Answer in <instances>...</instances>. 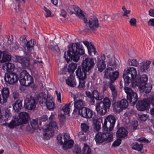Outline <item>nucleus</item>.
<instances>
[{
	"label": "nucleus",
	"mask_w": 154,
	"mask_h": 154,
	"mask_svg": "<svg viewBox=\"0 0 154 154\" xmlns=\"http://www.w3.org/2000/svg\"><path fill=\"white\" fill-rule=\"evenodd\" d=\"M94 65L95 63L93 58L86 57L83 61L82 66H79L77 68L76 73L79 81L78 88L80 89H83L85 87L86 73L93 69Z\"/></svg>",
	"instance_id": "f257e3e1"
},
{
	"label": "nucleus",
	"mask_w": 154,
	"mask_h": 154,
	"mask_svg": "<svg viewBox=\"0 0 154 154\" xmlns=\"http://www.w3.org/2000/svg\"><path fill=\"white\" fill-rule=\"evenodd\" d=\"M68 49L67 59H71L75 62H77L79 60V55H82L85 53L83 47L80 43L77 42L71 44L68 46Z\"/></svg>",
	"instance_id": "f03ea898"
},
{
	"label": "nucleus",
	"mask_w": 154,
	"mask_h": 154,
	"mask_svg": "<svg viewBox=\"0 0 154 154\" xmlns=\"http://www.w3.org/2000/svg\"><path fill=\"white\" fill-rule=\"evenodd\" d=\"M137 75V72L134 67H128L125 70L123 74L125 85L128 86L131 82L135 80Z\"/></svg>",
	"instance_id": "7ed1b4c3"
},
{
	"label": "nucleus",
	"mask_w": 154,
	"mask_h": 154,
	"mask_svg": "<svg viewBox=\"0 0 154 154\" xmlns=\"http://www.w3.org/2000/svg\"><path fill=\"white\" fill-rule=\"evenodd\" d=\"M111 105V100L108 97H105L103 101L97 103L96 109L97 112L101 115H105L107 109H109Z\"/></svg>",
	"instance_id": "20e7f679"
},
{
	"label": "nucleus",
	"mask_w": 154,
	"mask_h": 154,
	"mask_svg": "<svg viewBox=\"0 0 154 154\" xmlns=\"http://www.w3.org/2000/svg\"><path fill=\"white\" fill-rule=\"evenodd\" d=\"M113 135L112 132H98L94 138L97 143H101L105 141L110 142L113 140Z\"/></svg>",
	"instance_id": "39448f33"
},
{
	"label": "nucleus",
	"mask_w": 154,
	"mask_h": 154,
	"mask_svg": "<svg viewBox=\"0 0 154 154\" xmlns=\"http://www.w3.org/2000/svg\"><path fill=\"white\" fill-rule=\"evenodd\" d=\"M62 139V135L59 134L57 136V139L58 143L60 145L63 144V148L64 150H67L71 148L73 146L74 142L70 140V137L66 133L64 134Z\"/></svg>",
	"instance_id": "423d86ee"
},
{
	"label": "nucleus",
	"mask_w": 154,
	"mask_h": 154,
	"mask_svg": "<svg viewBox=\"0 0 154 154\" xmlns=\"http://www.w3.org/2000/svg\"><path fill=\"white\" fill-rule=\"evenodd\" d=\"M148 79V77L146 75H142L131 82V86L133 88H135L136 86H138L139 91H143L145 88V85H146Z\"/></svg>",
	"instance_id": "0eeeda50"
},
{
	"label": "nucleus",
	"mask_w": 154,
	"mask_h": 154,
	"mask_svg": "<svg viewBox=\"0 0 154 154\" xmlns=\"http://www.w3.org/2000/svg\"><path fill=\"white\" fill-rule=\"evenodd\" d=\"M116 121L114 116L110 115L106 117L104 120L103 128L104 131H109L113 129Z\"/></svg>",
	"instance_id": "6e6552de"
},
{
	"label": "nucleus",
	"mask_w": 154,
	"mask_h": 154,
	"mask_svg": "<svg viewBox=\"0 0 154 154\" xmlns=\"http://www.w3.org/2000/svg\"><path fill=\"white\" fill-rule=\"evenodd\" d=\"M41 95L42 99L39 101V103L41 106H46L47 108L50 110L53 109L55 104L51 97L48 96L46 94H43V91L41 92Z\"/></svg>",
	"instance_id": "1a4fd4ad"
},
{
	"label": "nucleus",
	"mask_w": 154,
	"mask_h": 154,
	"mask_svg": "<svg viewBox=\"0 0 154 154\" xmlns=\"http://www.w3.org/2000/svg\"><path fill=\"white\" fill-rule=\"evenodd\" d=\"M33 79L25 70L20 72V82L21 85L28 86L33 82Z\"/></svg>",
	"instance_id": "9d476101"
},
{
	"label": "nucleus",
	"mask_w": 154,
	"mask_h": 154,
	"mask_svg": "<svg viewBox=\"0 0 154 154\" xmlns=\"http://www.w3.org/2000/svg\"><path fill=\"white\" fill-rule=\"evenodd\" d=\"M124 90L127 95V100L132 105H134L138 100V97L137 93L131 88L128 87H125Z\"/></svg>",
	"instance_id": "9b49d317"
},
{
	"label": "nucleus",
	"mask_w": 154,
	"mask_h": 154,
	"mask_svg": "<svg viewBox=\"0 0 154 154\" xmlns=\"http://www.w3.org/2000/svg\"><path fill=\"white\" fill-rule=\"evenodd\" d=\"M67 10L71 15L74 13L79 18L83 19L84 23L87 22V19L85 17V13L78 7L73 6L69 7Z\"/></svg>",
	"instance_id": "f8f14e48"
},
{
	"label": "nucleus",
	"mask_w": 154,
	"mask_h": 154,
	"mask_svg": "<svg viewBox=\"0 0 154 154\" xmlns=\"http://www.w3.org/2000/svg\"><path fill=\"white\" fill-rule=\"evenodd\" d=\"M57 129L58 127L56 122L54 120H51L49 124L47 125L44 135L47 137L48 138H49L53 135L54 130Z\"/></svg>",
	"instance_id": "ddd939ff"
},
{
	"label": "nucleus",
	"mask_w": 154,
	"mask_h": 154,
	"mask_svg": "<svg viewBox=\"0 0 154 154\" xmlns=\"http://www.w3.org/2000/svg\"><path fill=\"white\" fill-rule=\"evenodd\" d=\"M104 77L110 79L109 81H115L118 78L119 73L117 71H113V69L110 67L106 68L104 71Z\"/></svg>",
	"instance_id": "4468645a"
},
{
	"label": "nucleus",
	"mask_w": 154,
	"mask_h": 154,
	"mask_svg": "<svg viewBox=\"0 0 154 154\" xmlns=\"http://www.w3.org/2000/svg\"><path fill=\"white\" fill-rule=\"evenodd\" d=\"M87 21L88 20H87ZM86 23V26L88 28H85V32H88V30H94L99 27V24L98 19L96 18L92 17L89 19L88 22L85 23Z\"/></svg>",
	"instance_id": "2eb2a0df"
},
{
	"label": "nucleus",
	"mask_w": 154,
	"mask_h": 154,
	"mask_svg": "<svg viewBox=\"0 0 154 154\" xmlns=\"http://www.w3.org/2000/svg\"><path fill=\"white\" fill-rule=\"evenodd\" d=\"M36 103L35 100L33 97L28 96L24 100V107L27 109L33 110L35 108Z\"/></svg>",
	"instance_id": "dca6fc26"
},
{
	"label": "nucleus",
	"mask_w": 154,
	"mask_h": 154,
	"mask_svg": "<svg viewBox=\"0 0 154 154\" xmlns=\"http://www.w3.org/2000/svg\"><path fill=\"white\" fill-rule=\"evenodd\" d=\"M106 59L105 55L102 54L100 56L97 57V66L98 71L102 72L106 68V64L105 63V60Z\"/></svg>",
	"instance_id": "f3484780"
},
{
	"label": "nucleus",
	"mask_w": 154,
	"mask_h": 154,
	"mask_svg": "<svg viewBox=\"0 0 154 154\" xmlns=\"http://www.w3.org/2000/svg\"><path fill=\"white\" fill-rule=\"evenodd\" d=\"M5 79L9 84H13L17 82L18 78L15 73L13 72H8L5 74Z\"/></svg>",
	"instance_id": "a211bd4d"
},
{
	"label": "nucleus",
	"mask_w": 154,
	"mask_h": 154,
	"mask_svg": "<svg viewBox=\"0 0 154 154\" xmlns=\"http://www.w3.org/2000/svg\"><path fill=\"white\" fill-rule=\"evenodd\" d=\"M86 105L85 102L83 100L79 99L75 101L74 106L75 109L73 111V113H76L78 112H80L82 109Z\"/></svg>",
	"instance_id": "6ab92c4d"
},
{
	"label": "nucleus",
	"mask_w": 154,
	"mask_h": 154,
	"mask_svg": "<svg viewBox=\"0 0 154 154\" xmlns=\"http://www.w3.org/2000/svg\"><path fill=\"white\" fill-rule=\"evenodd\" d=\"M78 112L82 117L86 119L91 118L93 115V111L86 107L82 108L80 112Z\"/></svg>",
	"instance_id": "aec40b11"
},
{
	"label": "nucleus",
	"mask_w": 154,
	"mask_h": 154,
	"mask_svg": "<svg viewBox=\"0 0 154 154\" xmlns=\"http://www.w3.org/2000/svg\"><path fill=\"white\" fill-rule=\"evenodd\" d=\"M92 97L91 99V105H94L95 103V99L97 100H100L103 98V96L96 89L92 91Z\"/></svg>",
	"instance_id": "412c9836"
},
{
	"label": "nucleus",
	"mask_w": 154,
	"mask_h": 154,
	"mask_svg": "<svg viewBox=\"0 0 154 154\" xmlns=\"http://www.w3.org/2000/svg\"><path fill=\"white\" fill-rule=\"evenodd\" d=\"M149 107V104L146 101V99L143 101H140L138 102L136 105V107L138 110L140 111H144L147 110Z\"/></svg>",
	"instance_id": "4be33fe9"
},
{
	"label": "nucleus",
	"mask_w": 154,
	"mask_h": 154,
	"mask_svg": "<svg viewBox=\"0 0 154 154\" xmlns=\"http://www.w3.org/2000/svg\"><path fill=\"white\" fill-rule=\"evenodd\" d=\"M81 127L82 131L78 134L79 137L81 139L85 140L86 139V137L85 136H82L84 134V132L87 133L89 130V127L88 125L85 123H82L81 124Z\"/></svg>",
	"instance_id": "5701e85b"
},
{
	"label": "nucleus",
	"mask_w": 154,
	"mask_h": 154,
	"mask_svg": "<svg viewBox=\"0 0 154 154\" xmlns=\"http://www.w3.org/2000/svg\"><path fill=\"white\" fill-rule=\"evenodd\" d=\"M17 61L21 63L22 66L25 68H28L30 66L29 60L26 57L23 56L16 57Z\"/></svg>",
	"instance_id": "b1692460"
},
{
	"label": "nucleus",
	"mask_w": 154,
	"mask_h": 154,
	"mask_svg": "<svg viewBox=\"0 0 154 154\" xmlns=\"http://www.w3.org/2000/svg\"><path fill=\"white\" fill-rule=\"evenodd\" d=\"M19 118L17 119L18 122L20 124H26L29 118V114L26 112H21L19 114Z\"/></svg>",
	"instance_id": "393cba45"
},
{
	"label": "nucleus",
	"mask_w": 154,
	"mask_h": 154,
	"mask_svg": "<svg viewBox=\"0 0 154 154\" xmlns=\"http://www.w3.org/2000/svg\"><path fill=\"white\" fill-rule=\"evenodd\" d=\"M151 63V61L146 60L142 61L140 63L139 68V70L143 72H146L148 71Z\"/></svg>",
	"instance_id": "a878e982"
},
{
	"label": "nucleus",
	"mask_w": 154,
	"mask_h": 154,
	"mask_svg": "<svg viewBox=\"0 0 154 154\" xmlns=\"http://www.w3.org/2000/svg\"><path fill=\"white\" fill-rule=\"evenodd\" d=\"M128 134V131L124 128H119L116 132V136L120 139L127 137Z\"/></svg>",
	"instance_id": "bb28decb"
},
{
	"label": "nucleus",
	"mask_w": 154,
	"mask_h": 154,
	"mask_svg": "<svg viewBox=\"0 0 154 154\" xmlns=\"http://www.w3.org/2000/svg\"><path fill=\"white\" fill-rule=\"evenodd\" d=\"M66 82L67 85L71 87H75L76 84L75 77L72 75H70L68 79L66 80Z\"/></svg>",
	"instance_id": "cd10ccee"
},
{
	"label": "nucleus",
	"mask_w": 154,
	"mask_h": 154,
	"mask_svg": "<svg viewBox=\"0 0 154 154\" xmlns=\"http://www.w3.org/2000/svg\"><path fill=\"white\" fill-rule=\"evenodd\" d=\"M14 65L11 63H5L2 66V68L4 70H6L7 73L11 72L13 71L14 68Z\"/></svg>",
	"instance_id": "c85d7f7f"
},
{
	"label": "nucleus",
	"mask_w": 154,
	"mask_h": 154,
	"mask_svg": "<svg viewBox=\"0 0 154 154\" xmlns=\"http://www.w3.org/2000/svg\"><path fill=\"white\" fill-rule=\"evenodd\" d=\"M22 101L21 100H17L12 105L13 108L15 112H18L20 111L22 108Z\"/></svg>",
	"instance_id": "c756f323"
},
{
	"label": "nucleus",
	"mask_w": 154,
	"mask_h": 154,
	"mask_svg": "<svg viewBox=\"0 0 154 154\" xmlns=\"http://www.w3.org/2000/svg\"><path fill=\"white\" fill-rule=\"evenodd\" d=\"M2 56L0 60L1 63H3L7 61H9L11 59V56L9 54L8 52L6 51L2 52Z\"/></svg>",
	"instance_id": "7c9ffc66"
},
{
	"label": "nucleus",
	"mask_w": 154,
	"mask_h": 154,
	"mask_svg": "<svg viewBox=\"0 0 154 154\" xmlns=\"http://www.w3.org/2000/svg\"><path fill=\"white\" fill-rule=\"evenodd\" d=\"M132 111L131 110L126 111L124 114L123 121L126 124H128L130 121V119L132 115Z\"/></svg>",
	"instance_id": "2f4dec72"
},
{
	"label": "nucleus",
	"mask_w": 154,
	"mask_h": 154,
	"mask_svg": "<svg viewBox=\"0 0 154 154\" xmlns=\"http://www.w3.org/2000/svg\"><path fill=\"white\" fill-rule=\"evenodd\" d=\"M131 146L133 149L138 151H140L141 152H141L143 148V145L142 144L138 143L137 142H135L131 144Z\"/></svg>",
	"instance_id": "473e14b6"
},
{
	"label": "nucleus",
	"mask_w": 154,
	"mask_h": 154,
	"mask_svg": "<svg viewBox=\"0 0 154 154\" xmlns=\"http://www.w3.org/2000/svg\"><path fill=\"white\" fill-rule=\"evenodd\" d=\"M34 41H32V40H30L29 41H27L25 45V47L27 48V51L30 52V53H31L32 52L33 50V47L34 46Z\"/></svg>",
	"instance_id": "72a5a7b5"
},
{
	"label": "nucleus",
	"mask_w": 154,
	"mask_h": 154,
	"mask_svg": "<svg viewBox=\"0 0 154 154\" xmlns=\"http://www.w3.org/2000/svg\"><path fill=\"white\" fill-rule=\"evenodd\" d=\"M20 125V123L18 122V120L16 121L12 120L9 123H5L3 124V125L8 126L10 128H13L14 127Z\"/></svg>",
	"instance_id": "f704fd0d"
},
{
	"label": "nucleus",
	"mask_w": 154,
	"mask_h": 154,
	"mask_svg": "<svg viewBox=\"0 0 154 154\" xmlns=\"http://www.w3.org/2000/svg\"><path fill=\"white\" fill-rule=\"evenodd\" d=\"M77 67V64L72 63L69 64L68 67V71L71 73L73 74Z\"/></svg>",
	"instance_id": "c9c22d12"
},
{
	"label": "nucleus",
	"mask_w": 154,
	"mask_h": 154,
	"mask_svg": "<svg viewBox=\"0 0 154 154\" xmlns=\"http://www.w3.org/2000/svg\"><path fill=\"white\" fill-rule=\"evenodd\" d=\"M72 103V102L71 101L69 103L66 104L62 108L64 113L65 114H68L70 111V106Z\"/></svg>",
	"instance_id": "e433bc0d"
},
{
	"label": "nucleus",
	"mask_w": 154,
	"mask_h": 154,
	"mask_svg": "<svg viewBox=\"0 0 154 154\" xmlns=\"http://www.w3.org/2000/svg\"><path fill=\"white\" fill-rule=\"evenodd\" d=\"M106 62L107 64L110 66H112L114 67L116 66V63L115 59L111 58L110 55H108L107 56Z\"/></svg>",
	"instance_id": "4c0bfd02"
},
{
	"label": "nucleus",
	"mask_w": 154,
	"mask_h": 154,
	"mask_svg": "<svg viewBox=\"0 0 154 154\" xmlns=\"http://www.w3.org/2000/svg\"><path fill=\"white\" fill-rule=\"evenodd\" d=\"M1 93L2 95L7 99L9 95L8 88L6 87L3 88L1 90Z\"/></svg>",
	"instance_id": "58836bf2"
},
{
	"label": "nucleus",
	"mask_w": 154,
	"mask_h": 154,
	"mask_svg": "<svg viewBox=\"0 0 154 154\" xmlns=\"http://www.w3.org/2000/svg\"><path fill=\"white\" fill-rule=\"evenodd\" d=\"M120 106L118 101L115 103L113 107L114 111L116 112H120L123 109Z\"/></svg>",
	"instance_id": "ea45409f"
},
{
	"label": "nucleus",
	"mask_w": 154,
	"mask_h": 154,
	"mask_svg": "<svg viewBox=\"0 0 154 154\" xmlns=\"http://www.w3.org/2000/svg\"><path fill=\"white\" fill-rule=\"evenodd\" d=\"M120 106L123 109H126L128 105V102L127 100L125 99H122L120 101H118Z\"/></svg>",
	"instance_id": "a19ab883"
},
{
	"label": "nucleus",
	"mask_w": 154,
	"mask_h": 154,
	"mask_svg": "<svg viewBox=\"0 0 154 154\" xmlns=\"http://www.w3.org/2000/svg\"><path fill=\"white\" fill-rule=\"evenodd\" d=\"M91 150L89 146L85 144L83 149V154H90Z\"/></svg>",
	"instance_id": "79ce46f5"
},
{
	"label": "nucleus",
	"mask_w": 154,
	"mask_h": 154,
	"mask_svg": "<svg viewBox=\"0 0 154 154\" xmlns=\"http://www.w3.org/2000/svg\"><path fill=\"white\" fill-rule=\"evenodd\" d=\"M109 87V82L106 81H103L102 86V91L103 93L106 91L107 90Z\"/></svg>",
	"instance_id": "37998d69"
},
{
	"label": "nucleus",
	"mask_w": 154,
	"mask_h": 154,
	"mask_svg": "<svg viewBox=\"0 0 154 154\" xmlns=\"http://www.w3.org/2000/svg\"><path fill=\"white\" fill-rule=\"evenodd\" d=\"M128 63L130 66H137L138 65L137 60L136 59L129 60Z\"/></svg>",
	"instance_id": "c03bdc74"
},
{
	"label": "nucleus",
	"mask_w": 154,
	"mask_h": 154,
	"mask_svg": "<svg viewBox=\"0 0 154 154\" xmlns=\"http://www.w3.org/2000/svg\"><path fill=\"white\" fill-rule=\"evenodd\" d=\"M89 54L90 55H92V54L95 55L97 53L96 51L94 45L91 46V47L88 49Z\"/></svg>",
	"instance_id": "a18cd8bd"
},
{
	"label": "nucleus",
	"mask_w": 154,
	"mask_h": 154,
	"mask_svg": "<svg viewBox=\"0 0 154 154\" xmlns=\"http://www.w3.org/2000/svg\"><path fill=\"white\" fill-rule=\"evenodd\" d=\"M20 43L23 47H25V45L27 41L26 37L24 36H21L20 37Z\"/></svg>",
	"instance_id": "49530a36"
},
{
	"label": "nucleus",
	"mask_w": 154,
	"mask_h": 154,
	"mask_svg": "<svg viewBox=\"0 0 154 154\" xmlns=\"http://www.w3.org/2000/svg\"><path fill=\"white\" fill-rule=\"evenodd\" d=\"M130 125L133 129H136L138 125V122L136 120L132 121L130 123Z\"/></svg>",
	"instance_id": "de8ad7c7"
},
{
	"label": "nucleus",
	"mask_w": 154,
	"mask_h": 154,
	"mask_svg": "<svg viewBox=\"0 0 154 154\" xmlns=\"http://www.w3.org/2000/svg\"><path fill=\"white\" fill-rule=\"evenodd\" d=\"M129 23L131 26L136 27L137 26V20L136 19L134 18H131L129 21Z\"/></svg>",
	"instance_id": "09e8293b"
},
{
	"label": "nucleus",
	"mask_w": 154,
	"mask_h": 154,
	"mask_svg": "<svg viewBox=\"0 0 154 154\" xmlns=\"http://www.w3.org/2000/svg\"><path fill=\"white\" fill-rule=\"evenodd\" d=\"M114 82H109V87L111 91L116 90V86L112 84Z\"/></svg>",
	"instance_id": "8fccbe9b"
},
{
	"label": "nucleus",
	"mask_w": 154,
	"mask_h": 154,
	"mask_svg": "<svg viewBox=\"0 0 154 154\" xmlns=\"http://www.w3.org/2000/svg\"><path fill=\"white\" fill-rule=\"evenodd\" d=\"M11 116V114L9 112H6L5 113L4 115V120L5 121H7L8 120L10 119Z\"/></svg>",
	"instance_id": "3c124183"
},
{
	"label": "nucleus",
	"mask_w": 154,
	"mask_h": 154,
	"mask_svg": "<svg viewBox=\"0 0 154 154\" xmlns=\"http://www.w3.org/2000/svg\"><path fill=\"white\" fill-rule=\"evenodd\" d=\"M81 152V148L79 146H75L73 150V152L76 154H79Z\"/></svg>",
	"instance_id": "603ef678"
},
{
	"label": "nucleus",
	"mask_w": 154,
	"mask_h": 154,
	"mask_svg": "<svg viewBox=\"0 0 154 154\" xmlns=\"http://www.w3.org/2000/svg\"><path fill=\"white\" fill-rule=\"evenodd\" d=\"M146 101L149 103V106L150 104H151L153 106H154V96L147 98L146 99Z\"/></svg>",
	"instance_id": "864d4df0"
},
{
	"label": "nucleus",
	"mask_w": 154,
	"mask_h": 154,
	"mask_svg": "<svg viewBox=\"0 0 154 154\" xmlns=\"http://www.w3.org/2000/svg\"><path fill=\"white\" fill-rule=\"evenodd\" d=\"M44 10L46 13V15H45V17H52V16L51 15V11L48 9L44 6Z\"/></svg>",
	"instance_id": "5fc2aeb1"
},
{
	"label": "nucleus",
	"mask_w": 154,
	"mask_h": 154,
	"mask_svg": "<svg viewBox=\"0 0 154 154\" xmlns=\"http://www.w3.org/2000/svg\"><path fill=\"white\" fill-rule=\"evenodd\" d=\"M31 125L33 128L35 129L37 126V121L35 120H32L30 122Z\"/></svg>",
	"instance_id": "6e6d98bb"
},
{
	"label": "nucleus",
	"mask_w": 154,
	"mask_h": 154,
	"mask_svg": "<svg viewBox=\"0 0 154 154\" xmlns=\"http://www.w3.org/2000/svg\"><path fill=\"white\" fill-rule=\"evenodd\" d=\"M92 93H91L88 91H85V95L89 99V101L91 104V99L92 97Z\"/></svg>",
	"instance_id": "4d7b16f0"
},
{
	"label": "nucleus",
	"mask_w": 154,
	"mask_h": 154,
	"mask_svg": "<svg viewBox=\"0 0 154 154\" xmlns=\"http://www.w3.org/2000/svg\"><path fill=\"white\" fill-rule=\"evenodd\" d=\"M121 142V140L120 138H119L114 142L112 146H118L120 144Z\"/></svg>",
	"instance_id": "13d9d810"
},
{
	"label": "nucleus",
	"mask_w": 154,
	"mask_h": 154,
	"mask_svg": "<svg viewBox=\"0 0 154 154\" xmlns=\"http://www.w3.org/2000/svg\"><path fill=\"white\" fill-rule=\"evenodd\" d=\"M101 123L97 121L94 125V128L97 131L99 130L100 129Z\"/></svg>",
	"instance_id": "bf43d9fd"
},
{
	"label": "nucleus",
	"mask_w": 154,
	"mask_h": 154,
	"mask_svg": "<svg viewBox=\"0 0 154 154\" xmlns=\"http://www.w3.org/2000/svg\"><path fill=\"white\" fill-rule=\"evenodd\" d=\"M59 118L60 121L61 123H63L66 120V119L65 116L63 115H61L59 116Z\"/></svg>",
	"instance_id": "052dcab7"
},
{
	"label": "nucleus",
	"mask_w": 154,
	"mask_h": 154,
	"mask_svg": "<svg viewBox=\"0 0 154 154\" xmlns=\"http://www.w3.org/2000/svg\"><path fill=\"white\" fill-rule=\"evenodd\" d=\"M147 23L149 26H154V18L150 19L147 22Z\"/></svg>",
	"instance_id": "680f3d73"
},
{
	"label": "nucleus",
	"mask_w": 154,
	"mask_h": 154,
	"mask_svg": "<svg viewBox=\"0 0 154 154\" xmlns=\"http://www.w3.org/2000/svg\"><path fill=\"white\" fill-rule=\"evenodd\" d=\"M7 101V99L2 95H0V103H5Z\"/></svg>",
	"instance_id": "e2e57ef3"
},
{
	"label": "nucleus",
	"mask_w": 154,
	"mask_h": 154,
	"mask_svg": "<svg viewBox=\"0 0 154 154\" xmlns=\"http://www.w3.org/2000/svg\"><path fill=\"white\" fill-rule=\"evenodd\" d=\"M141 121H145L148 118V116L146 115L143 114L140 116L139 117Z\"/></svg>",
	"instance_id": "0e129e2a"
},
{
	"label": "nucleus",
	"mask_w": 154,
	"mask_h": 154,
	"mask_svg": "<svg viewBox=\"0 0 154 154\" xmlns=\"http://www.w3.org/2000/svg\"><path fill=\"white\" fill-rule=\"evenodd\" d=\"M145 88L144 89L143 91H140L141 92H145L146 93H149L151 91L152 87L150 86L149 88L146 87L145 85Z\"/></svg>",
	"instance_id": "69168bd1"
},
{
	"label": "nucleus",
	"mask_w": 154,
	"mask_h": 154,
	"mask_svg": "<svg viewBox=\"0 0 154 154\" xmlns=\"http://www.w3.org/2000/svg\"><path fill=\"white\" fill-rule=\"evenodd\" d=\"M83 43L87 47L88 49L91 47V45H93L91 43H90L88 41H84Z\"/></svg>",
	"instance_id": "338daca9"
},
{
	"label": "nucleus",
	"mask_w": 154,
	"mask_h": 154,
	"mask_svg": "<svg viewBox=\"0 0 154 154\" xmlns=\"http://www.w3.org/2000/svg\"><path fill=\"white\" fill-rule=\"evenodd\" d=\"M55 92L57 94V100L60 103H61V94L60 92H59L58 93L57 91H55Z\"/></svg>",
	"instance_id": "774afa93"
}]
</instances>
